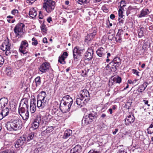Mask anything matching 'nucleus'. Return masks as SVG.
I'll use <instances>...</instances> for the list:
<instances>
[{
	"label": "nucleus",
	"instance_id": "47",
	"mask_svg": "<svg viewBox=\"0 0 153 153\" xmlns=\"http://www.w3.org/2000/svg\"><path fill=\"white\" fill-rule=\"evenodd\" d=\"M4 62V59L3 56L0 55V67L3 64Z\"/></svg>",
	"mask_w": 153,
	"mask_h": 153
},
{
	"label": "nucleus",
	"instance_id": "4",
	"mask_svg": "<svg viewBox=\"0 0 153 153\" xmlns=\"http://www.w3.org/2000/svg\"><path fill=\"white\" fill-rule=\"evenodd\" d=\"M97 117V113L94 111L90 112L88 115L84 116L82 120V123L84 125H87L91 123L95 120Z\"/></svg>",
	"mask_w": 153,
	"mask_h": 153
},
{
	"label": "nucleus",
	"instance_id": "26",
	"mask_svg": "<svg viewBox=\"0 0 153 153\" xmlns=\"http://www.w3.org/2000/svg\"><path fill=\"white\" fill-rule=\"evenodd\" d=\"M150 13L149 10L147 9H143L140 11V14L138 15L139 18H142L148 15Z\"/></svg>",
	"mask_w": 153,
	"mask_h": 153
},
{
	"label": "nucleus",
	"instance_id": "14",
	"mask_svg": "<svg viewBox=\"0 0 153 153\" xmlns=\"http://www.w3.org/2000/svg\"><path fill=\"white\" fill-rule=\"evenodd\" d=\"M26 136L23 135L19 137L16 141L15 146L16 148H18L23 145L25 143H26Z\"/></svg>",
	"mask_w": 153,
	"mask_h": 153
},
{
	"label": "nucleus",
	"instance_id": "19",
	"mask_svg": "<svg viewBox=\"0 0 153 153\" xmlns=\"http://www.w3.org/2000/svg\"><path fill=\"white\" fill-rule=\"evenodd\" d=\"M42 130L43 131L42 132V135H44L50 133L53 130V126H44L42 127Z\"/></svg>",
	"mask_w": 153,
	"mask_h": 153
},
{
	"label": "nucleus",
	"instance_id": "46",
	"mask_svg": "<svg viewBox=\"0 0 153 153\" xmlns=\"http://www.w3.org/2000/svg\"><path fill=\"white\" fill-rule=\"evenodd\" d=\"M76 1L79 4H82L86 3L87 0H76Z\"/></svg>",
	"mask_w": 153,
	"mask_h": 153
},
{
	"label": "nucleus",
	"instance_id": "38",
	"mask_svg": "<svg viewBox=\"0 0 153 153\" xmlns=\"http://www.w3.org/2000/svg\"><path fill=\"white\" fill-rule=\"evenodd\" d=\"M114 38L117 42L120 43L122 41V36L119 35L117 34Z\"/></svg>",
	"mask_w": 153,
	"mask_h": 153
},
{
	"label": "nucleus",
	"instance_id": "53",
	"mask_svg": "<svg viewBox=\"0 0 153 153\" xmlns=\"http://www.w3.org/2000/svg\"><path fill=\"white\" fill-rule=\"evenodd\" d=\"M121 81L122 79L121 77L117 76V83H119L121 82Z\"/></svg>",
	"mask_w": 153,
	"mask_h": 153
},
{
	"label": "nucleus",
	"instance_id": "37",
	"mask_svg": "<svg viewBox=\"0 0 153 153\" xmlns=\"http://www.w3.org/2000/svg\"><path fill=\"white\" fill-rule=\"evenodd\" d=\"M26 111H27V109L19 106V114H21L25 112Z\"/></svg>",
	"mask_w": 153,
	"mask_h": 153
},
{
	"label": "nucleus",
	"instance_id": "21",
	"mask_svg": "<svg viewBox=\"0 0 153 153\" xmlns=\"http://www.w3.org/2000/svg\"><path fill=\"white\" fill-rule=\"evenodd\" d=\"M8 102V100L7 98H1L0 99V109L4 108L7 105Z\"/></svg>",
	"mask_w": 153,
	"mask_h": 153
},
{
	"label": "nucleus",
	"instance_id": "52",
	"mask_svg": "<svg viewBox=\"0 0 153 153\" xmlns=\"http://www.w3.org/2000/svg\"><path fill=\"white\" fill-rule=\"evenodd\" d=\"M68 54L67 52H63L62 55L61 56L62 57H65V58H66L67 56H68Z\"/></svg>",
	"mask_w": 153,
	"mask_h": 153
},
{
	"label": "nucleus",
	"instance_id": "40",
	"mask_svg": "<svg viewBox=\"0 0 153 153\" xmlns=\"http://www.w3.org/2000/svg\"><path fill=\"white\" fill-rule=\"evenodd\" d=\"M65 57H62V56H59L58 59V62H60L61 64H65Z\"/></svg>",
	"mask_w": 153,
	"mask_h": 153
},
{
	"label": "nucleus",
	"instance_id": "2",
	"mask_svg": "<svg viewBox=\"0 0 153 153\" xmlns=\"http://www.w3.org/2000/svg\"><path fill=\"white\" fill-rule=\"evenodd\" d=\"M121 63V60L118 57L114 58L111 62L106 66V68L108 70L107 68L109 69L113 72L116 71L120 66Z\"/></svg>",
	"mask_w": 153,
	"mask_h": 153
},
{
	"label": "nucleus",
	"instance_id": "49",
	"mask_svg": "<svg viewBox=\"0 0 153 153\" xmlns=\"http://www.w3.org/2000/svg\"><path fill=\"white\" fill-rule=\"evenodd\" d=\"M117 153H127V152L125 151L123 148H122L119 150Z\"/></svg>",
	"mask_w": 153,
	"mask_h": 153
},
{
	"label": "nucleus",
	"instance_id": "10",
	"mask_svg": "<svg viewBox=\"0 0 153 153\" xmlns=\"http://www.w3.org/2000/svg\"><path fill=\"white\" fill-rule=\"evenodd\" d=\"M85 51L84 49H80L78 47H76L74 49L73 56L74 60L77 61L80 56L82 55Z\"/></svg>",
	"mask_w": 153,
	"mask_h": 153
},
{
	"label": "nucleus",
	"instance_id": "60",
	"mask_svg": "<svg viewBox=\"0 0 153 153\" xmlns=\"http://www.w3.org/2000/svg\"><path fill=\"white\" fill-rule=\"evenodd\" d=\"M29 2H28V3H29V4H32V3L34 2L36 0H27Z\"/></svg>",
	"mask_w": 153,
	"mask_h": 153
},
{
	"label": "nucleus",
	"instance_id": "17",
	"mask_svg": "<svg viewBox=\"0 0 153 153\" xmlns=\"http://www.w3.org/2000/svg\"><path fill=\"white\" fill-rule=\"evenodd\" d=\"M88 102L86 99H84L82 97L76 98V104L80 107L85 105Z\"/></svg>",
	"mask_w": 153,
	"mask_h": 153
},
{
	"label": "nucleus",
	"instance_id": "15",
	"mask_svg": "<svg viewBox=\"0 0 153 153\" xmlns=\"http://www.w3.org/2000/svg\"><path fill=\"white\" fill-rule=\"evenodd\" d=\"M50 67V65L48 62H44L39 67V69L42 73L45 72L48 70Z\"/></svg>",
	"mask_w": 153,
	"mask_h": 153
},
{
	"label": "nucleus",
	"instance_id": "31",
	"mask_svg": "<svg viewBox=\"0 0 153 153\" xmlns=\"http://www.w3.org/2000/svg\"><path fill=\"white\" fill-rule=\"evenodd\" d=\"M24 112L23 113L21 114H20L22 117L23 119L24 120H27L29 117V114L28 113V110H27L26 111V113Z\"/></svg>",
	"mask_w": 153,
	"mask_h": 153
},
{
	"label": "nucleus",
	"instance_id": "24",
	"mask_svg": "<svg viewBox=\"0 0 153 153\" xmlns=\"http://www.w3.org/2000/svg\"><path fill=\"white\" fill-rule=\"evenodd\" d=\"M96 52L97 55L100 57H103L107 53L105 50L102 47L99 48Z\"/></svg>",
	"mask_w": 153,
	"mask_h": 153
},
{
	"label": "nucleus",
	"instance_id": "11",
	"mask_svg": "<svg viewBox=\"0 0 153 153\" xmlns=\"http://www.w3.org/2000/svg\"><path fill=\"white\" fill-rule=\"evenodd\" d=\"M34 133L32 132L26 136V143L30 145V146H33L36 144V142L34 140Z\"/></svg>",
	"mask_w": 153,
	"mask_h": 153
},
{
	"label": "nucleus",
	"instance_id": "9",
	"mask_svg": "<svg viewBox=\"0 0 153 153\" xmlns=\"http://www.w3.org/2000/svg\"><path fill=\"white\" fill-rule=\"evenodd\" d=\"M72 102H69L67 101H64L62 103V102L60 103L59 108L63 113H66L70 110V108Z\"/></svg>",
	"mask_w": 153,
	"mask_h": 153
},
{
	"label": "nucleus",
	"instance_id": "12",
	"mask_svg": "<svg viewBox=\"0 0 153 153\" xmlns=\"http://www.w3.org/2000/svg\"><path fill=\"white\" fill-rule=\"evenodd\" d=\"M25 25L23 23H20L17 24L14 28L15 34H17V36H19V33L23 32V28Z\"/></svg>",
	"mask_w": 153,
	"mask_h": 153
},
{
	"label": "nucleus",
	"instance_id": "29",
	"mask_svg": "<svg viewBox=\"0 0 153 153\" xmlns=\"http://www.w3.org/2000/svg\"><path fill=\"white\" fill-rule=\"evenodd\" d=\"M147 85V82H144L143 84L139 86L137 91L139 92H142L146 88Z\"/></svg>",
	"mask_w": 153,
	"mask_h": 153
},
{
	"label": "nucleus",
	"instance_id": "28",
	"mask_svg": "<svg viewBox=\"0 0 153 153\" xmlns=\"http://www.w3.org/2000/svg\"><path fill=\"white\" fill-rule=\"evenodd\" d=\"M29 14L30 16L32 19L35 18L36 16L37 13L36 12L34 8L32 7L30 9Z\"/></svg>",
	"mask_w": 153,
	"mask_h": 153
},
{
	"label": "nucleus",
	"instance_id": "56",
	"mask_svg": "<svg viewBox=\"0 0 153 153\" xmlns=\"http://www.w3.org/2000/svg\"><path fill=\"white\" fill-rule=\"evenodd\" d=\"M137 81V80L135 79L134 81H132L131 80L129 79L128 81V83L129 84H131L132 85H134V82L136 81Z\"/></svg>",
	"mask_w": 153,
	"mask_h": 153
},
{
	"label": "nucleus",
	"instance_id": "23",
	"mask_svg": "<svg viewBox=\"0 0 153 153\" xmlns=\"http://www.w3.org/2000/svg\"><path fill=\"white\" fill-rule=\"evenodd\" d=\"M36 100L35 99H33L32 101H31L30 105V111L31 113H34L36 110Z\"/></svg>",
	"mask_w": 153,
	"mask_h": 153
},
{
	"label": "nucleus",
	"instance_id": "3",
	"mask_svg": "<svg viewBox=\"0 0 153 153\" xmlns=\"http://www.w3.org/2000/svg\"><path fill=\"white\" fill-rule=\"evenodd\" d=\"M46 96L45 92L41 91L37 98V107L39 109H42L47 105L46 101L45 100Z\"/></svg>",
	"mask_w": 153,
	"mask_h": 153
},
{
	"label": "nucleus",
	"instance_id": "55",
	"mask_svg": "<svg viewBox=\"0 0 153 153\" xmlns=\"http://www.w3.org/2000/svg\"><path fill=\"white\" fill-rule=\"evenodd\" d=\"M88 153H99V151H96L93 149L90 150Z\"/></svg>",
	"mask_w": 153,
	"mask_h": 153
},
{
	"label": "nucleus",
	"instance_id": "41",
	"mask_svg": "<svg viewBox=\"0 0 153 153\" xmlns=\"http://www.w3.org/2000/svg\"><path fill=\"white\" fill-rule=\"evenodd\" d=\"M144 28L143 27H141L140 28V31H139L138 34V36L139 37H142L144 35V32L143 31Z\"/></svg>",
	"mask_w": 153,
	"mask_h": 153
},
{
	"label": "nucleus",
	"instance_id": "58",
	"mask_svg": "<svg viewBox=\"0 0 153 153\" xmlns=\"http://www.w3.org/2000/svg\"><path fill=\"white\" fill-rule=\"evenodd\" d=\"M89 70V69H88V68H85V72L84 74V75H87V73L88 72Z\"/></svg>",
	"mask_w": 153,
	"mask_h": 153
},
{
	"label": "nucleus",
	"instance_id": "57",
	"mask_svg": "<svg viewBox=\"0 0 153 153\" xmlns=\"http://www.w3.org/2000/svg\"><path fill=\"white\" fill-rule=\"evenodd\" d=\"M114 36L113 35H109L108 36V39L109 40H112L114 38Z\"/></svg>",
	"mask_w": 153,
	"mask_h": 153
},
{
	"label": "nucleus",
	"instance_id": "62",
	"mask_svg": "<svg viewBox=\"0 0 153 153\" xmlns=\"http://www.w3.org/2000/svg\"><path fill=\"white\" fill-rule=\"evenodd\" d=\"M132 71L134 72V74H136L137 75H138V74L139 73L138 71H137L135 69H133Z\"/></svg>",
	"mask_w": 153,
	"mask_h": 153
},
{
	"label": "nucleus",
	"instance_id": "39",
	"mask_svg": "<svg viewBox=\"0 0 153 153\" xmlns=\"http://www.w3.org/2000/svg\"><path fill=\"white\" fill-rule=\"evenodd\" d=\"M63 100H66L69 101V102H73V100L72 98L68 95H67L63 97Z\"/></svg>",
	"mask_w": 153,
	"mask_h": 153
},
{
	"label": "nucleus",
	"instance_id": "42",
	"mask_svg": "<svg viewBox=\"0 0 153 153\" xmlns=\"http://www.w3.org/2000/svg\"><path fill=\"white\" fill-rule=\"evenodd\" d=\"M0 153H14V152L13 150L7 149L0 152Z\"/></svg>",
	"mask_w": 153,
	"mask_h": 153
},
{
	"label": "nucleus",
	"instance_id": "5",
	"mask_svg": "<svg viewBox=\"0 0 153 153\" xmlns=\"http://www.w3.org/2000/svg\"><path fill=\"white\" fill-rule=\"evenodd\" d=\"M43 7L46 12L50 13L54 9L55 6V2L52 0H45Z\"/></svg>",
	"mask_w": 153,
	"mask_h": 153
},
{
	"label": "nucleus",
	"instance_id": "18",
	"mask_svg": "<svg viewBox=\"0 0 153 153\" xmlns=\"http://www.w3.org/2000/svg\"><path fill=\"white\" fill-rule=\"evenodd\" d=\"M135 118L133 114L127 116L125 119V123L126 125H128L134 121Z\"/></svg>",
	"mask_w": 153,
	"mask_h": 153
},
{
	"label": "nucleus",
	"instance_id": "30",
	"mask_svg": "<svg viewBox=\"0 0 153 153\" xmlns=\"http://www.w3.org/2000/svg\"><path fill=\"white\" fill-rule=\"evenodd\" d=\"M94 35H92L91 33L89 34H87V36H85V41L86 42H88L91 41L93 39L94 37Z\"/></svg>",
	"mask_w": 153,
	"mask_h": 153
},
{
	"label": "nucleus",
	"instance_id": "6",
	"mask_svg": "<svg viewBox=\"0 0 153 153\" xmlns=\"http://www.w3.org/2000/svg\"><path fill=\"white\" fill-rule=\"evenodd\" d=\"M29 44L27 41L26 40H24L22 41L21 43L20 46L19 48V52L23 54V56L25 55L26 57L28 56L29 55L26 54H28V51L27 49L28 48Z\"/></svg>",
	"mask_w": 153,
	"mask_h": 153
},
{
	"label": "nucleus",
	"instance_id": "54",
	"mask_svg": "<svg viewBox=\"0 0 153 153\" xmlns=\"http://www.w3.org/2000/svg\"><path fill=\"white\" fill-rule=\"evenodd\" d=\"M149 45H147L146 43H145L143 47V48L144 50H146V48H147L149 47Z\"/></svg>",
	"mask_w": 153,
	"mask_h": 153
},
{
	"label": "nucleus",
	"instance_id": "50",
	"mask_svg": "<svg viewBox=\"0 0 153 153\" xmlns=\"http://www.w3.org/2000/svg\"><path fill=\"white\" fill-rule=\"evenodd\" d=\"M124 32L123 30L122 29H120L118 30V32L117 34L119 35L122 36Z\"/></svg>",
	"mask_w": 153,
	"mask_h": 153
},
{
	"label": "nucleus",
	"instance_id": "34",
	"mask_svg": "<svg viewBox=\"0 0 153 153\" xmlns=\"http://www.w3.org/2000/svg\"><path fill=\"white\" fill-rule=\"evenodd\" d=\"M15 34V36L13 39V42L14 43H16L20 41L21 38L22 37V35L19 34V36H17V34Z\"/></svg>",
	"mask_w": 153,
	"mask_h": 153
},
{
	"label": "nucleus",
	"instance_id": "43",
	"mask_svg": "<svg viewBox=\"0 0 153 153\" xmlns=\"http://www.w3.org/2000/svg\"><path fill=\"white\" fill-rule=\"evenodd\" d=\"M90 32L91 34H92L94 35V36H95L97 33V29L96 28L94 27H92L90 30Z\"/></svg>",
	"mask_w": 153,
	"mask_h": 153
},
{
	"label": "nucleus",
	"instance_id": "13",
	"mask_svg": "<svg viewBox=\"0 0 153 153\" xmlns=\"http://www.w3.org/2000/svg\"><path fill=\"white\" fill-rule=\"evenodd\" d=\"M93 54L94 51L92 49L88 48L87 51L84 54L83 57L85 60L90 61L92 59Z\"/></svg>",
	"mask_w": 153,
	"mask_h": 153
},
{
	"label": "nucleus",
	"instance_id": "45",
	"mask_svg": "<svg viewBox=\"0 0 153 153\" xmlns=\"http://www.w3.org/2000/svg\"><path fill=\"white\" fill-rule=\"evenodd\" d=\"M46 25L44 24V22H43V23L41 26V29L43 32H46Z\"/></svg>",
	"mask_w": 153,
	"mask_h": 153
},
{
	"label": "nucleus",
	"instance_id": "32",
	"mask_svg": "<svg viewBox=\"0 0 153 153\" xmlns=\"http://www.w3.org/2000/svg\"><path fill=\"white\" fill-rule=\"evenodd\" d=\"M1 109L2 110V111L1 113L3 114L4 117L7 115L9 113V110L7 107H6L4 108Z\"/></svg>",
	"mask_w": 153,
	"mask_h": 153
},
{
	"label": "nucleus",
	"instance_id": "61",
	"mask_svg": "<svg viewBox=\"0 0 153 153\" xmlns=\"http://www.w3.org/2000/svg\"><path fill=\"white\" fill-rule=\"evenodd\" d=\"M112 81L113 82V83H117V77H114L113 78V79H112Z\"/></svg>",
	"mask_w": 153,
	"mask_h": 153
},
{
	"label": "nucleus",
	"instance_id": "33",
	"mask_svg": "<svg viewBox=\"0 0 153 153\" xmlns=\"http://www.w3.org/2000/svg\"><path fill=\"white\" fill-rule=\"evenodd\" d=\"M118 20L119 22L117 24V25L122 27L124 25V19L123 17H119Z\"/></svg>",
	"mask_w": 153,
	"mask_h": 153
},
{
	"label": "nucleus",
	"instance_id": "16",
	"mask_svg": "<svg viewBox=\"0 0 153 153\" xmlns=\"http://www.w3.org/2000/svg\"><path fill=\"white\" fill-rule=\"evenodd\" d=\"M80 97H82L84 99H86V100L88 101L90 99V94L86 89H83L80 92Z\"/></svg>",
	"mask_w": 153,
	"mask_h": 153
},
{
	"label": "nucleus",
	"instance_id": "22",
	"mask_svg": "<svg viewBox=\"0 0 153 153\" xmlns=\"http://www.w3.org/2000/svg\"><path fill=\"white\" fill-rule=\"evenodd\" d=\"M20 106L25 108L28 110V100L27 98H24L22 99L20 103Z\"/></svg>",
	"mask_w": 153,
	"mask_h": 153
},
{
	"label": "nucleus",
	"instance_id": "51",
	"mask_svg": "<svg viewBox=\"0 0 153 153\" xmlns=\"http://www.w3.org/2000/svg\"><path fill=\"white\" fill-rule=\"evenodd\" d=\"M6 74L7 75L9 76H11L12 74V72L9 70H6Z\"/></svg>",
	"mask_w": 153,
	"mask_h": 153
},
{
	"label": "nucleus",
	"instance_id": "36",
	"mask_svg": "<svg viewBox=\"0 0 153 153\" xmlns=\"http://www.w3.org/2000/svg\"><path fill=\"white\" fill-rule=\"evenodd\" d=\"M36 83V87L40 85L41 83L40 77V76H37L35 79Z\"/></svg>",
	"mask_w": 153,
	"mask_h": 153
},
{
	"label": "nucleus",
	"instance_id": "64",
	"mask_svg": "<svg viewBox=\"0 0 153 153\" xmlns=\"http://www.w3.org/2000/svg\"><path fill=\"white\" fill-rule=\"evenodd\" d=\"M42 41L44 43H47L48 42L47 39L46 37H45L43 39Z\"/></svg>",
	"mask_w": 153,
	"mask_h": 153
},
{
	"label": "nucleus",
	"instance_id": "35",
	"mask_svg": "<svg viewBox=\"0 0 153 153\" xmlns=\"http://www.w3.org/2000/svg\"><path fill=\"white\" fill-rule=\"evenodd\" d=\"M147 131L148 134H152L153 133V125L152 123L147 129Z\"/></svg>",
	"mask_w": 153,
	"mask_h": 153
},
{
	"label": "nucleus",
	"instance_id": "1",
	"mask_svg": "<svg viewBox=\"0 0 153 153\" xmlns=\"http://www.w3.org/2000/svg\"><path fill=\"white\" fill-rule=\"evenodd\" d=\"M6 127L9 131H16L21 128L22 122L18 118H13L6 123Z\"/></svg>",
	"mask_w": 153,
	"mask_h": 153
},
{
	"label": "nucleus",
	"instance_id": "25",
	"mask_svg": "<svg viewBox=\"0 0 153 153\" xmlns=\"http://www.w3.org/2000/svg\"><path fill=\"white\" fill-rule=\"evenodd\" d=\"M125 2V1L124 0H121L120 2V8L118 10L119 17H123L124 16L123 14V10H124L123 7L126 6V5L124 4L122 5L123 3H124Z\"/></svg>",
	"mask_w": 153,
	"mask_h": 153
},
{
	"label": "nucleus",
	"instance_id": "44",
	"mask_svg": "<svg viewBox=\"0 0 153 153\" xmlns=\"http://www.w3.org/2000/svg\"><path fill=\"white\" fill-rule=\"evenodd\" d=\"M32 40L33 41L32 42V44L33 45L36 46L38 44L37 40L36 39V38L35 37H33L32 39Z\"/></svg>",
	"mask_w": 153,
	"mask_h": 153
},
{
	"label": "nucleus",
	"instance_id": "27",
	"mask_svg": "<svg viewBox=\"0 0 153 153\" xmlns=\"http://www.w3.org/2000/svg\"><path fill=\"white\" fill-rule=\"evenodd\" d=\"M72 131L70 129L67 130L64 132V134L62 136V138L65 139L68 138L69 137L72 135Z\"/></svg>",
	"mask_w": 153,
	"mask_h": 153
},
{
	"label": "nucleus",
	"instance_id": "48",
	"mask_svg": "<svg viewBox=\"0 0 153 153\" xmlns=\"http://www.w3.org/2000/svg\"><path fill=\"white\" fill-rule=\"evenodd\" d=\"M18 13V10L16 9L13 10L11 12V14L14 15H17Z\"/></svg>",
	"mask_w": 153,
	"mask_h": 153
},
{
	"label": "nucleus",
	"instance_id": "8",
	"mask_svg": "<svg viewBox=\"0 0 153 153\" xmlns=\"http://www.w3.org/2000/svg\"><path fill=\"white\" fill-rule=\"evenodd\" d=\"M10 46L11 44H10L9 40L7 39V40H6L2 43L0 48L3 51H6L5 52V55L6 56H9L11 53Z\"/></svg>",
	"mask_w": 153,
	"mask_h": 153
},
{
	"label": "nucleus",
	"instance_id": "7",
	"mask_svg": "<svg viewBox=\"0 0 153 153\" xmlns=\"http://www.w3.org/2000/svg\"><path fill=\"white\" fill-rule=\"evenodd\" d=\"M45 125L44 121L42 119L40 115L36 116V118L34 120L32 124V127L35 129H37L39 127H43Z\"/></svg>",
	"mask_w": 153,
	"mask_h": 153
},
{
	"label": "nucleus",
	"instance_id": "20",
	"mask_svg": "<svg viewBox=\"0 0 153 153\" xmlns=\"http://www.w3.org/2000/svg\"><path fill=\"white\" fill-rule=\"evenodd\" d=\"M82 151V147L79 144H77L73 148L70 150L71 153H81Z\"/></svg>",
	"mask_w": 153,
	"mask_h": 153
},
{
	"label": "nucleus",
	"instance_id": "63",
	"mask_svg": "<svg viewBox=\"0 0 153 153\" xmlns=\"http://www.w3.org/2000/svg\"><path fill=\"white\" fill-rule=\"evenodd\" d=\"M57 109L56 108H54L52 110V114H55L56 112V111H57Z\"/></svg>",
	"mask_w": 153,
	"mask_h": 153
},
{
	"label": "nucleus",
	"instance_id": "59",
	"mask_svg": "<svg viewBox=\"0 0 153 153\" xmlns=\"http://www.w3.org/2000/svg\"><path fill=\"white\" fill-rule=\"evenodd\" d=\"M43 17L41 12L40 11L39 14V18L40 19H42L43 18Z\"/></svg>",
	"mask_w": 153,
	"mask_h": 153
}]
</instances>
